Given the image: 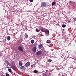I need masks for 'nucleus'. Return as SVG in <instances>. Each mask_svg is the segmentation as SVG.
Returning a JSON list of instances; mask_svg holds the SVG:
<instances>
[{
  "instance_id": "obj_1",
  "label": "nucleus",
  "mask_w": 76,
  "mask_h": 76,
  "mask_svg": "<svg viewBox=\"0 0 76 76\" xmlns=\"http://www.w3.org/2000/svg\"><path fill=\"white\" fill-rule=\"evenodd\" d=\"M10 66L11 68L14 70H16V66L14 62H11Z\"/></svg>"
},
{
  "instance_id": "obj_2",
  "label": "nucleus",
  "mask_w": 76,
  "mask_h": 76,
  "mask_svg": "<svg viewBox=\"0 0 76 76\" xmlns=\"http://www.w3.org/2000/svg\"><path fill=\"white\" fill-rule=\"evenodd\" d=\"M46 2H42L41 3L40 6L41 7H46Z\"/></svg>"
},
{
  "instance_id": "obj_3",
  "label": "nucleus",
  "mask_w": 76,
  "mask_h": 76,
  "mask_svg": "<svg viewBox=\"0 0 76 76\" xmlns=\"http://www.w3.org/2000/svg\"><path fill=\"white\" fill-rule=\"evenodd\" d=\"M18 49L19 51H21V52H23V47L19 46L18 47Z\"/></svg>"
},
{
  "instance_id": "obj_4",
  "label": "nucleus",
  "mask_w": 76,
  "mask_h": 76,
  "mask_svg": "<svg viewBox=\"0 0 76 76\" xmlns=\"http://www.w3.org/2000/svg\"><path fill=\"white\" fill-rule=\"evenodd\" d=\"M45 32L46 34V35H47V36H48V35H50V32H49V30L47 29L45 30Z\"/></svg>"
},
{
  "instance_id": "obj_5",
  "label": "nucleus",
  "mask_w": 76,
  "mask_h": 76,
  "mask_svg": "<svg viewBox=\"0 0 76 76\" xmlns=\"http://www.w3.org/2000/svg\"><path fill=\"white\" fill-rule=\"evenodd\" d=\"M30 64H31V63L28 62L25 64V66L26 67H29L30 66Z\"/></svg>"
},
{
  "instance_id": "obj_6",
  "label": "nucleus",
  "mask_w": 76,
  "mask_h": 76,
  "mask_svg": "<svg viewBox=\"0 0 76 76\" xmlns=\"http://www.w3.org/2000/svg\"><path fill=\"white\" fill-rule=\"evenodd\" d=\"M37 47H34L33 48L32 50L33 51L34 53H36V52L37 51Z\"/></svg>"
},
{
  "instance_id": "obj_7",
  "label": "nucleus",
  "mask_w": 76,
  "mask_h": 76,
  "mask_svg": "<svg viewBox=\"0 0 76 76\" xmlns=\"http://www.w3.org/2000/svg\"><path fill=\"white\" fill-rule=\"evenodd\" d=\"M41 54H42V52L40 51H38L36 53V54L37 56H40V55H41Z\"/></svg>"
},
{
  "instance_id": "obj_8",
  "label": "nucleus",
  "mask_w": 76,
  "mask_h": 76,
  "mask_svg": "<svg viewBox=\"0 0 76 76\" xmlns=\"http://www.w3.org/2000/svg\"><path fill=\"white\" fill-rule=\"evenodd\" d=\"M20 69L22 70H25L26 69V68L24 66H22L20 67Z\"/></svg>"
},
{
  "instance_id": "obj_9",
  "label": "nucleus",
  "mask_w": 76,
  "mask_h": 76,
  "mask_svg": "<svg viewBox=\"0 0 76 76\" xmlns=\"http://www.w3.org/2000/svg\"><path fill=\"white\" fill-rule=\"evenodd\" d=\"M38 48H39V49H41L43 47L42 45H39Z\"/></svg>"
},
{
  "instance_id": "obj_10",
  "label": "nucleus",
  "mask_w": 76,
  "mask_h": 76,
  "mask_svg": "<svg viewBox=\"0 0 76 76\" xmlns=\"http://www.w3.org/2000/svg\"><path fill=\"white\" fill-rule=\"evenodd\" d=\"M5 62L6 63L7 65H8L9 66H10V64L9 63V62L7 60L5 61Z\"/></svg>"
},
{
  "instance_id": "obj_11",
  "label": "nucleus",
  "mask_w": 76,
  "mask_h": 76,
  "mask_svg": "<svg viewBox=\"0 0 76 76\" xmlns=\"http://www.w3.org/2000/svg\"><path fill=\"white\" fill-rule=\"evenodd\" d=\"M23 64H22V63L21 61H19V66H22Z\"/></svg>"
},
{
  "instance_id": "obj_12",
  "label": "nucleus",
  "mask_w": 76,
  "mask_h": 76,
  "mask_svg": "<svg viewBox=\"0 0 76 76\" xmlns=\"http://www.w3.org/2000/svg\"><path fill=\"white\" fill-rule=\"evenodd\" d=\"M7 39L8 41H10V37L8 36L7 37Z\"/></svg>"
},
{
  "instance_id": "obj_13",
  "label": "nucleus",
  "mask_w": 76,
  "mask_h": 76,
  "mask_svg": "<svg viewBox=\"0 0 76 76\" xmlns=\"http://www.w3.org/2000/svg\"><path fill=\"white\" fill-rule=\"evenodd\" d=\"M51 42L50 40H48L47 41V43H48V44H51Z\"/></svg>"
},
{
  "instance_id": "obj_14",
  "label": "nucleus",
  "mask_w": 76,
  "mask_h": 76,
  "mask_svg": "<svg viewBox=\"0 0 76 76\" xmlns=\"http://www.w3.org/2000/svg\"><path fill=\"white\" fill-rule=\"evenodd\" d=\"M56 3L54 1V2H53L52 3V6H53L54 5H55L56 4Z\"/></svg>"
},
{
  "instance_id": "obj_15",
  "label": "nucleus",
  "mask_w": 76,
  "mask_h": 76,
  "mask_svg": "<svg viewBox=\"0 0 76 76\" xmlns=\"http://www.w3.org/2000/svg\"><path fill=\"white\" fill-rule=\"evenodd\" d=\"M39 72L37 70H34V73H38Z\"/></svg>"
},
{
  "instance_id": "obj_16",
  "label": "nucleus",
  "mask_w": 76,
  "mask_h": 76,
  "mask_svg": "<svg viewBox=\"0 0 76 76\" xmlns=\"http://www.w3.org/2000/svg\"><path fill=\"white\" fill-rule=\"evenodd\" d=\"M35 42V41H34V40L32 39L31 40V44H34V42Z\"/></svg>"
},
{
  "instance_id": "obj_17",
  "label": "nucleus",
  "mask_w": 76,
  "mask_h": 76,
  "mask_svg": "<svg viewBox=\"0 0 76 76\" xmlns=\"http://www.w3.org/2000/svg\"><path fill=\"white\" fill-rule=\"evenodd\" d=\"M8 71L9 72H10V73H12V69H8Z\"/></svg>"
},
{
  "instance_id": "obj_18",
  "label": "nucleus",
  "mask_w": 76,
  "mask_h": 76,
  "mask_svg": "<svg viewBox=\"0 0 76 76\" xmlns=\"http://www.w3.org/2000/svg\"><path fill=\"white\" fill-rule=\"evenodd\" d=\"M28 34H27L25 36V38H26V39H27V38H28Z\"/></svg>"
},
{
  "instance_id": "obj_19",
  "label": "nucleus",
  "mask_w": 76,
  "mask_h": 76,
  "mask_svg": "<svg viewBox=\"0 0 76 76\" xmlns=\"http://www.w3.org/2000/svg\"><path fill=\"white\" fill-rule=\"evenodd\" d=\"M66 26L65 24H63L62 25V27L63 28H65Z\"/></svg>"
},
{
  "instance_id": "obj_20",
  "label": "nucleus",
  "mask_w": 76,
  "mask_h": 76,
  "mask_svg": "<svg viewBox=\"0 0 76 76\" xmlns=\"http://www.w3.org/2000/svg\"><path fill=\"white\" fill-rule=\"evenodd\" d=\"M51 61H52L51 59H48V62H51Z\"/></svg>"
},
{
  "instance_id": "obj_21",
  "label": "nucleus",
  "mask_w": 76,
  "mask_h": 76,
  "mask_svg": "<svg viewBox=\"0 0 76 76\" xmlns=\"http://www.w3.org/2000/svg\"><path fill=\"white\" fill-rule=\"evenodd\" d=\"M36 32H39L40 31L38 30V29H36Z\"/></svg>"
},
{
  "instance_id": "obj_22",
  "label": "nucleus",
  "mask_w": 76,
  "mask_h": 76,
  "mask_svg": "<svg viewBox=\"0 0 76 76\" xmlns=\"http://www.w3.org/2000/svg\"><path fill=\"white\" fill-rule=\"evenodd\" d=\"M41 31H42V32H45V30H43V29H41Z\"/></svg>"
},
{
  "instance_id": "obj_23",
  "label": "nucleus",
  "mask_w": 76,
  "mask_h": 76,
  "mask_svg": "<svg viewBox=\"0 0 76 76\" xmlns=\"http://www.w3.org/2000/svg\"><path fill=\"white\" fill-rule=\"evenodd\" d=\"M9 76V74H7V73L6 74V76Z\"/></svg>"
},
{
  "instance_id": "obj_24",
  "label": "nucleus",
  "mask_w": 76,
  "mask_h": 76,
  "mask_svg": "<svg viewBox=\"0 0 76 76\" xmlns=\"http://www.w3.org/2000/svg\"><path fill=\"white\" fill-rule=\"evenodd\" d=\"M33 1H34L33 0H30V2H33Z\"/></svg>"
},
{
  "instance_id": "obj_25",
  "label": "nucleus",
  "mask_w": 76,
  "mask_h": 76,
  "mask_svg": "<svg viewBox=\"0 0 76 76\" xmlns=\"http://www.w3.org/2000/svg\"><path fill=\"white\" fill-rule=\"evenodd\" d=\"M43 29H45V28H43Z\"/></svg>"
},
{
  "instance_id": "obj_26",
  "label": "nucleus",
  "mask_w": 76,
  "mask_h": 76,
  "mask_svg": "<svg viewBox=\"0 0 76 76\" xmlns=\"http://www.w3.org/2000/svg\"><path fill=\"white\" fill-rule=\"evenodd\" d=\"M31 67H32V65L31 66Z\"/></svg>"
},
{
  "instance_id": "obj_27",
  "label": "nucleus",
  "mask_w": 76,
  "mask_h": 76,
  "mask_svg": "<svg viewBox=\"0 0 76 76\" xmlns=\"http://www.w3.org/2000/svg\"><path fill=\"white\" fill-rule=\"evenodd\" d=\"M75 19H76V18H75Z\"/></svg>"
}]
</instances>
